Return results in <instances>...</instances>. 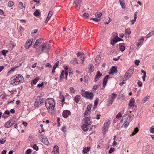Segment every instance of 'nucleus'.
Instances as JSON below:
<instances>
[{
  "mask_svg": "<svg viewBox=\"0 0 154 154\" xmlns=\"http://www.w3.org/2000/svg\"><path fill=\"white\" fill-rule=\"evenodd\" d=\"M42 40L43 39L42 38L37 39L33 46V48H36L35 53L37 56H39L43 52L48 54L50 48V45L47 43H43L40 46L36 48L42 43Z\"/></svg>",
  "mask_w": 154,
  "mask_h": 154,
  "instance_id": "nucleus-1",
  "label": "nucleus"
},
{
  "mask_svg": "<svg viewBox=\"0 0 154 154\" xmlns=\"http://www.w3.org/2000/svg\"><path fill=\"white\" fill-rule=\"evenodd\" d=\"M45 105L48 109L53 111L55 105L54 100L52 98L47 99L45 102Z\"/></svg>",
  "mask_w": 154,
  "mask_h": 154,
  "instance_id": "nucleus-2",
  "label": "nucleus"
},
{
  "mask_svg": "<svg viewBox=\"0 0 154 154\" xmlns=\"http://www.w3.org/2000/svg\"><path fill=\"white\" fill-rule=\"evenodd\" d=\"M134 68L133 67H130L124 75L123 80H127L131 77L133 74Z\"/></svg>",
  "mask_w": 154,
  "mask_h": 154,
  "instance_id": "nucleus-3",
  "label": "nucleus"
},
{
  "mask_svg": "<svg viewBox=\"0 0 154 154\" xmlns=\"http://www.w3.org/2000/svg\"><path fill=\"white\" fill-rule=\"evenodd\" d=\"M110 124V122L109 120L107 121L104 124L102 129V132L103 134H105V132L107 130Z\"/></svg>",
  "mask_w": 154,
  "mask_h": 154,
  "instance_id": "nucleus-4",
  "label": "nucleus"
},
{
  "mask_svg": "<svg viewBox=\"0 0 154 154\" xmlns=\"http://www.w3.org/2000/svg\"><path fill=\"white\" fill-rule=\"evenodd\" d=\"M82 96L87 99H89L90 100L92 99L93 97V94L92 93H89L88 92H85L84 93H82Z\"/></svg>",
  "mask_w": 154,
  "mask_h": 154,
  "instance_id": "nucleus-5",
  "label": "nucleus"
},
{
  "mask_svg": "<svg viewBox=\"0 0 154 154\" xmlns=\"http://www.w3.org/2000/svg\"><path fill=\"white\" fill-rule=\"evenodd\" d=\"M83 121L84 122V123L87 124L88 125H91L92 123L90 117H85V118L83 120Z\"/></svg>",
  "mask_w": 154,
  "mask_h": 154,
  "instance_id": "nucleus-6",
  "label": "nucleus"
},
{
  "mask_svg": "<svg viewBox=\"0 0 154 154\" xmlns=\"http://www.w3.org/2000/svg\"><path fill=\"white\" fill-rule=\"evenodd\" d=\"M33 40V38H30L26 41L24 45L26 49H29L31 46L32 45Z\"/></svg>",
  "mask_w": 154,
  "mask_h": 154,
  "instance_id": "nucleus-7",
  "label": "nucleus"
},
{
  "mask_svg": "<svg viewBox=\"0 0 154 154\" xmlns=\"http://www.w3.org/2000/svg\"><path fill=\"white\" fill-rule=\"evenodd\" d=\"M144 41V37H141L140 39L138 40V42L136 44L137 49V50L139 49V46L142 45Z\"/></svg>",
  "mask_w": 154,
  "mask_h": 154,
  "instance_id": "nucleus-8",
  "label": "nucleus"
},
{
  "mask_svg": "<svg viewBox=\"0 0 154 154\" xmlns=\"http://www.w3.org/2000/svg\"><path fill=\"white\" fill-rule=\"evenodd\" d=\"M82 0H75L73 3L74 6L77 9H79L80 7V4L82 2Z\"/></svg>",
  "mask_w": 154,
  "mask_h": 154,
  "instance_id": "nucleus-9",
  "label": "nucleus"
},
{
  "mask_svg": "<svg viewBox=\"0 0 154 154\" xmlns=\"http://www.w3.org/2000/svg\"><path fill=\"white\" fill-rule=\"evenodd\" d=\"M14 123L12 120H10L6 122L5 124L4 127L6 128H9L12 126Z\"/></svg>",
  "mask_w": 154,
  "mask_h": 154,
  "instance_id": "nucleus-10",
  "label": "nucleus"
},
{
  "mask_svg": "<svg viewBox=\"0 0 154 154\" xmlns=\"http://www.w3.org/2000/svg\"><path fill=\"white\" fill-rule=\"evenodd\" d=\"M16 77H17V78H16L17 80V81L18 82V84L19 83H22L23 81V77L20 74H17L16 75Z\"/></svg>",
  "mask_w": 154,
  "mask_h": 154,
  "instance_id": "nucleus-11",
  "label": "nucleus"
},
{
  "mask_svg": "<svg viewBox=\"0 0 154 154\" xmlns=\"http://www.w3.org/2000/svg\"><path fill=\"white\" fill-rule=\"evenodd\" d=\"M71 112L68 110H65L63 112V116L65 118H67L69 115H70Z\"/></svg>",
  "mask_w": 154,
  "mask_h": 154,
  "instance_id": "nucleus-12",
  "label": "nucleus"
},
{
  "mask_svg": "<svg viewBox=\"0 0 154 154\" xmlns=\"http://www.w3.org/2000/svg\"><path fill=\"white\" fill-rule=\"evenodd\" d=\"M117 72V68L115 66H112L111 69V71L109 72V75H113L115 73H116Z\"/></svg>",
  "mask_w": 154,
  "mask_h": 154,
  "instance_id": "nucleus-13",
  "label": "nucleus"
},
{
  "mask_svg": "<svg viewBox=\"0 0 154 154\" xmlns=\"http://www.w3.org/2000/svg\"><path fill=\"white\" fill-rule=\"evenodd\" d=\"M53 152L54 154H59V148L57 145L54 146L53 148Z\"/></svg>",
  "mask_w": 154,
  "mask_h": 154,
  "instance_id": "nucleus-14",
  "label": "nucleus"
},
{
  "mask_svg": "<svg viewBox=\"0 0 154 154\" xmlns=\"http://www.w3.org/2000/svg\"><path fill=\"white\" fill-rule=\"evenodd\" d=\"M15 79L14 77H11L10 80V83L13 85H18V83L17 82H15L13 80L14 79Z\"/></svg>",
  "mask_w": 154,
  "mask_h": 154,
  "instance_id": "nucleus-15",
  "label": "nucleus"
},
{
  "mask_svg": "<svg viewBox=\"0 0 154 154\" xmlns=\"http://www.w3.org/2000/svg\"><path fill=\"white\" fill-rule=\"evenodd\" d=\"M119 50L122 52L123 51L125 50V44L124 43L119 44Z\"/></svg>",
  "mask_w": 154,
  "mask_h": 154,
  "instance_id": "nucleus-16",
  "label": "nucleus"
},
{
  "mask_svg": "<svg viewBox=\"0 0 154 154\" xmlns=\"http://www.w3.org/2000/svg\"><path fill=\"white\" fill-rule=\"evenodd\" d=\"M53 14V12L52 11H50L49 13L48 14V17L46 19V20L45 21V23H47L48 20H49L50 19L51 17V16Z\"/></svg>",
  "mask_w": 154,
  "mask_h": 154,
  "instance_id": "nucleus-17",
  "label": "nucleus"
},
{
  "mask_svg": "<svg viewBox=\"0 0 154 154\" xmlns=\"http://www.w3.org/2000/svg\"><path fill=\"white\" fill-rule=\"evenodd\" d=\"M88 125L87 124H84L82 126V128L83 130L85 131H87L89 127L88 126Z\"/></svg>",
  "mask_w": 154,
  "mask_h": 154,
  "instance_id": "nucleus-18",
  "label": "nucleus"
},
{
  "mask_svg": "<svg viewBox=\"0 0 154 154\" xmlns=\"http://www.w3.org/2000/svg\"><path fill=\"white\" fill-rule=\"evenodd\" d=\"M135 102L134 100V98H131L129 101V106L131 107H134V103Z\"/></svg>",
  "mask_w": 154,
  "mask_h": 154,
  "instance_id": "nucleus-19",
  "label": "nucleus"
},
{
  "mask_svg": "<svg viewBox=\"0 0 154 154\" xmlns=\"http://www.w3.org/2000/svg\"><path fill=\"white\" fill-rule=\"evenodd\" d=\"M102 75V74H101L99 71H98L97 72V74L95 76L94 81L95 82H96L97 80Z\"/></svg>",
  "mask_w": 154,
  "mask_h": 154,
  "instance_id": "nucleus-20",
  "label": "nucleus"
},
{
  "mask_svg": "<svg viewBox=\"0 0 154 154\" xmlns=\"http://www.w3.org/2000/svg\"><path fill=\"white\" fill-rule=\"evenodd\" d=\"M101 59V57L99 55H97L96 58L95 63L96 65H97L99 63Z\"/></svg>",
  "mask_w": 154,
  "mask_h": 154,
  "instance_id": "nucleus-21",
  "label": "nucleus"
},
{
  "mask_svg": "<svg viewBox=\"0 0 154 154\" xmlns=\"http://www.w3.org/2000/svg\"><path fill=\"white\" fill-rule=\"evenodd\" d=\"M94 70V67L92 64L89 65V72L91 73Z\"/></svg>",
  "mask_w": 154,
  "mask_h": 154,
  "instance_id": "nucleus-22",
  "label": "nucleus"
},
{
  "mask_svg": "<svg viewBox=\"0 0 154 154\" xmlns=\"http://www.w3.org/2000/svg\"><path fill=\"white\" fill-rule=\"evenodd\" d=\"M80 99V96L79 95H77L75 97L74 99V100L75 102L78 103Z\"/></svg>",
  "mask_w": 154,
  "mask_h": 154,
  "instance_id": "nucleus-23",
  "label": "nucleus"
},
{
  "mask_svg": "<svg viewBox=\"0 0 154 154\" xmlns=\"http://www.w3.org/2000/svg\"><path fill=\"white\" fill-rule=\"evenodd\" d=\"M139 131V129L137 128H136L134 129V130L132 131L131 134L130 136H134Z\"/></svg>",
  "mask_w": 154,
  "mask_h": 154,
  "instance_id": "nucleus-24",
  "label": "nucleus"
},
{
  "mask_svg": "<svg viewBox=\"0 0 154 154\" xmlns=\"http://www.w3.org/2000/svg\"><path fill=\"white\" fill-rule=\"evenodd\" d=\"M39 78L38 77L32 80L31 82V85H35L36 84L37 82L38 81Z\"/></svg>",
  "mask_w": 154,
  "mask_h": 154,
  "instance_id": "nucleus-25",
  "label": "nucleus"
},
{
  "mask_svg": "<svg viewBox=\"0 0 154 154\" xmlns=\"http://www.w3.org/2000/svg\"><path fill=\"white\" fill-rule=\"evenodd\" d=\"M102 14L101 13H100V12H97L96 13V17L100 18L101 17Z\"/></svg>",
  "mask_w": 154,
  "mask_h": 154,
  "instance_id": "nucleus-26",
  "label": "nucleus"
},
{
  "mask_svg": "<svg viewBox=\"0 0 154 154\" xmlns=\"http://www.w3.org/2000/svg\"><path fill=\"white\" fill-rule=\"evenodd\" d=\"M71 62L73 64L75 63H78V62L77 61V59L76 58H73L71 61Z\"/></svg>",
  "mask_w": 154,
  "mask_h": 154,
  "instance_id": "nucleus-27",
  "label": "nucleus"
},
{
  "mask_svg": "<svg viewBox=\"0 0 154 154\" xmlns=\"http://www.w3.org/2000/svg\"><path fill=\"white\" fill-rule=\"evenodd\" d=\"M90 149V147H86L83 149V151L84 153H86L89 151Z\"/></svg>",
  "mask_w": 154,
  "mask_h": 154,
  "instance_id": "nucleus-28",
  "label": "nucleus"
},
{
  "mask_svg": "<svg viewBox=\"0 0 154 154\" xmlns=\"http://www.w3.org/2000/svg\"><path fill=\"white\" fill-rule=\"evenodd\" d=\"M18 7L20 8L21 9L23 8H25V7L23 6V3L21 2H19Z\"/></svg>",
  "mask_w": 154,
  "mask_h": 154,
  "instance_id": "nucleus-29",
  "label": "nucleus"
},
{
  "mask_svg": "<svg viewBox=\"0 0 154 154\" xmlns=\"http://www.w3.org/2000/svg\"><path fill=\"white\" fill-rule=\"evenodd\" d=\"M112 96H111V99H112V100H113L115 99L117 97V95L114 93H112Z\"/></svg>",
  "mask_w": 154,
  "mask_h": 154,
  "instance_id": "nucleus-30",
  "label": "nucleus"
},
{
  "mask_svg": "<svg viewBox=\"0 0 154 154\" xmlns=\"http://www.w3.org/2000/svg\"><path fill=\"white\" fill-rule=\"evenodd\" d=\"M150 98V96H147L145 98H143V103H146L148 100V99H149Z\"/></svg>",
  "mask_w": 154,
  "mask_h": 154,
  "instance_id": "nucleus-31",
  "label": "nucleus"
},
{
  "mask_svg": "<svg viewBox=\"0 0 154 154\" xmlns=\"http://www.w3.org/2000/svg\"><path fill=\"white\" fill-rule=\"evenodd\" d=\"M14 5V3L13 2L10 1V2H8V6L9 7H11L13 6Z\"/></svg>",
  "mask_w": 154,
  "mask_h": 154,
  "instance_id": "nucleus-32",
  "label": "nucleus"
},
{
  "mask_svg": "<svg viewBox=\"0 0 154 154\" xmlns=\"http://www.w3.org/2000/svg\"><path fill=\"white\" fill-rule=\"evenodd\" d=\"M120 4L121 5L123 8L124 9L125 8V5L124 2L122 1L120 2Z\"/></svg>",
  "mask_w": 154,
  "mask_h": 154,
  "instance_id": "nucleus-33",
  "label": "nucleus"
},
{
  "mask_svg": "<svg viewBox=\"0 0 154 154\" xmlns=\"http://www.w3.org/2000/svg\"><path fill=\"white\" fill-rule=\"evenodd\" d=\"M40 13L39 12V11L38 10L35 11L34 12V15L38 16L40 15Z\"/></svg>",
  "mask_w": 154,
  "mask_h": 154,
  "instance_id": "nucleus-34",
  "label": "nucleus"
},
{
  "mask_svg": "<svg viewBox=\"0 0 154 154\" xmlns=\"http://www.w3.org/2000/svg\"><path fill=\"white\" fill-rule=\"evenodd\" d=\"M6 138L4 139L1 138L0 139V143L1 144H3L6 141Z\"/></svg>",
  "mask_w": 154,
  "mask_h": 154,
  "instance_id": "nucleus-35",
  "label": "nucleus"
},
{
  "mask_svg": "<svg viewBox=\"0 0 154 154\" xmlns=\"http://www.w3.org/2000/svg\"><path fill=\"white\" fill-rule=\"evenodd\" d=\"M44 143L46 145H48L49 144V142L47 138H45Z\"/></svg>",
  "mask_w": 154,
  "mask_h": 154,
  "instance_id": "nucleus-36",
  "label": "nucleus"
},
{
  "mask_svg": "<svg viewBox=\"0 0 154 154\" xmlns=\"http://www.w3.org/2000/svg\"><path fill=\"white\" fill-rule=\"evenodd\" d=\"M65 71H64V70L62 71V72L61 73L60 75V80H62V77L63 76L64 74L65 73Z\"/></svg>",
  "mask_w": 154,
  "mask_h": 154,
  "instance_id": "nucleus-37",
  "label": "nucleus"
},
{
  "mask_svg": "<svg viewBox=\"0 0 154 154\" xmlns=\"http://www.w3.org/2000/svg\"><path fill=\"white\" fill-rule=\"evenodd\" d=\"M90 112H89L88 110H86L85 112L84 115L85 117L88 116V115H89V113Z\"/></svg>",
  "mask_w": 154,
  "mask_h": 154,
  "instance_id": "nucleus-38",
  "label": "nucleus"
},
{
  "mask_svg": "<svg viewBox=\"0 0 154 154\" xmlns=\"http://www.w3.org/2000/svg\"><path fill=\"white\" fill-rule=\"evenodd\" d=\"M69 90L71 93H75V90L72 87H70L69 88Z\"/></svg>",
  "mask_w": 154,
  "mask_h": 154,
  "instance_id": "nucleus-39",
  "label": "nucleus"
},
{
  "mask_svg": "<svg viewBox=\"0 0 154 154\" xmlns=\"http://www.w3.org/2000/svg\"><path fill=\"white\" fill-rule=\"evenodd\" d=\"M89 14L88 13H85L83 15V17L84 18H88Z\"/></svg>",
  "mask_w": 154,
  "mask_h": 154,
  "instance_id": "nucleus-40",
  "label": "nucleus"
},
{
  "mask_svg": "<svg viewBox=\"0 0 154 154\" xmlns=\"http://www.w3.org/2000/svg\"><path fill=\"white\" fill-rule=\"evenodd\" d=\"M99 101V99L97 98L96 100L94 101V106H97L98 103Z\"/></svg>",
  "mask_w": 154,
  "mask_h": 154,
  "instance_id": "nucleus-41",
  "label": "nucleus"
},
{
  "mask_svg": "<svg viewBox=\"0 0 154 154\" xmlns=\"http://www.w3.org/2000/svg\"><path fill=\"white\" fill-rule=\"evenodd\" d=\"M62 131L64 132V133H65L66 131V126H64L63 127L62 129Z\"/></svg>",
  "mask_w": 154,
  "mask_h": 154,
  "instance_id": "nucleus-42",
  "label": "nucleus"
},
{
  "mask_svg": "<svg viewBox=\"0 0 154 154\" xmlns=\"http://www.w3.org/2000/svg\"><path fill=\"white\" fill-rule=\"evenodd\" d=\"M125 32L128 34H130L131 33V32L130 31V29H126L125 30Z\"/></svg>",
  "mask_w": 154,
  "mask_h": 154,
  "instance_id": "nucleus-43",
  "label": "nucleus"
},
{
  "mask_svg": "<svg viewBox=\"0 0 154 154\" xmlns=\"http://www.w3.org/2000/svg\"><path fill=\"white\" fill-rule=\"evenodd\" d=\"M88 76H85L84 77V80L85 82L87 83L88 82Z\"/></svg>",
  "mask_w": 154,
  "mask_h": 154,
  "instance_id": "nucleus-44",
  "label": "nucleus"
},
{
  "mask_svg": "<svg viewBox=\"0 0 154 154\" xmlns=\"http://www.w3.org/2000/svg\"><path fill=\"white\" fill-rule=\"evenodd\" d=\"M115 149L113 148H111L109 151V153L110 154L114 151Z\"/></svg>",
  "mask_w": 154,
  "mask_h": 154,
  "instance_id": "nucleus-45",
  "label": "nucleus"
},
{
  "mask_svg": "<svg viewBox=\"0 0 154 154\" xmlns=\"http://www.w3.org/2000/svg\"><path fill=\"white\" fill-rule=\"evenodd\" d=\"M77 55L78 57H79L80 55H82L83 56L84 55V54L82 52H78L77 53Z\"/></svg>",
  "mask_w": 154,
  "mask_h": 154,
  "instance_id": "nucleus-46",
  "label": "nucleus"
},
{
  "mask_svg": "<svg viewBox=\"0 0 154 154\" xmlns=\"http://www.w3.org/2000/svg\"><path fill=\"white\" fill-rule=\"evenodd\" d=\"M33 148L35 150H38V146L36 145V144H35L33 146Z\"/></svg>",
  "mask_w": 154,
  "mask_h": 154,
  "instance_id": "nucleus-47",
  "label": "nucleus"
},
{
  "mask_svg": "<svg viewBox=\"0 0 154 154\" xmlns=\"http://www.w3.org/2000/svg\"><path fill=\"white\" fill-rule=\"evenodd\" d=\"M112 40L116 43L118 41V39L117 38L116 35L115 37L113 38Z\"/></svg>",
  "mask_w": 154,
  "mask_h": 154,
  "instance_id": "nucleus-48",
  "label": "nucleus"
},
{
  "mask_svg": "<svg viewBox=\"0 0 154 154\" xmlns=\"http://www.w3.org/2000/svg\"><path fill=\"white\" fill-rule=\"evenodd\" d=\"M91 19H92L95 22H98L100 20V18H91Z\"/></svg>",
  "mask_w": 154,
  "mask_h": 154,
  "instance_id": "nucleus-49",
  "label": "nucleus"
},
{
  "mask_svg": "<svg viewBox=\"0 0 154 154\" xmlns=\"http://www.w3.org/2000/svg\"><path fill=\"white\" fill-rule=\"evenodd\" d=\"M122 116V113L119 112L118 114L116 116V118H119L120 117H121Z\"/></svg>",
  "mask_w": 154,
  "mask_h": 154,
  "instance_id": "nucleus-50",
  "label": "nucleus"
},
{
  "mask_svg": "<svg viewBox=\"0 0 154 154\" xmlns=\"http://www.w3.org/2000/svg\"><path fill=\"white\" fill-rule=\"evenodd\" d=\"M7 52L8 51L3 50L2 51V54L3 55L5 56L6 55V54Z\"/></svg>",
  "mask_w": 154,
  "mask_h": 154,
  "instance_id": "nucleus-51",
  "label": "nucleus"
},
{
  "mask_svg": "<svg viewBox=\"0 0 154 154\" xmlns=\"http://www.w3.org/2000/svg\"><path fill=\"white\" fill-rule=\"evenodd\" d=\"M91 109V106L89 105H88L87 108V110H88L89 112H90Z\"/></svg>",
  "mask_w": 154,
  "mask_h": 154,
  "instance_id": "nucleus-52",
  "label": "nucleus"
},
{
  "mask_svg": "<svg viewBox=\"0 0 154 154\" xmlns=\"http://www.w3.org/2000/svg\"><path fill=\"white\" fill-rule=\"evenodd\" d=\"M3 96L2 97V100H3V99L7 100V99L6 97L8 96L7 95H1L0 96L1 97V96Z\"/></svg>",
  "mask_w": 154,
  "mask_h": 154,
  "instance_id": "nucleus-53",
  "label": "nucleus"
},
{
  "mask_svg": "<svg viewBox=\"0 0 154 154\" xmlns=\"http://www.w3.org/2000/svg\"><path fill=\"white\" fill-rule=\"evenodd\" d=\"M107 81L105 80V79H104L103 82V87H104L105 85L106 84Z\"/></svg>",
  "mask_w": 154,
  "mask_h": 154,
  "instance_id": "nucleus-54",
  "label": "nucleus"
},
{
  "mask_svg": "<svg viewBox=\"0 0 154 154\" xmlns=\"http://www.w3.org/2000/svg\"><path fill=\"white\" fill-rule=\"evenodd\" d=\"M56 69V67L53 66V69L52 71V73L54 74L55 72V70Z\"/></svg>",
  "mask_w": 154,
  "mask_h": 154,
  "instance_id": "nucleus-55",
  "label": "nucleus"
},
{
  "mask_svg": "<svg viewBox=\"0 0 154 154\" xmlns=\"http://www.w3.org/2000/svg\"><path fill=\"white\" fill-rule=\"evenodd\" d=\"M129 125V123L128 122H126L124 124V126L125 128L127 127Z\"/></svg>",
  "mask_w": 154,
  "mask_h": 154,
  "instance_id": "nucleus-56",
  "label": "nucleus"
},
{
  "mask_svg": "<svg viewBox=\"0 0 154 154\" xmlns=\"http://www.w3.org/2000/svg\"><path fill=\"white\" fill-rule=\"evenodd\" d=\"M31 150L30 149H28L26 151V153L27 154H30L31 152Z\"/></svg>",
  "mask_w": 154,
  "mask_h": 154,
  "instance_id": "nucleus-57",
  "label": "nucleus"
},
{
  "mask_svg": "<svg viewBox=\"0 0 154 154\" xmlns=\"http://www.w3.org/2000/svg\"><path fill=\"white\" fill-rule=\"evenodd\" d=\"M98 86V85H94L93 88V89L94 90H96Z\"/></svg>",
  "mask_w": 154,
  "mask_h": 154,
  "instance_id": "nucleus-58",
  "label": "nucleus"
},
{
  "mask_svg": "<svg viewBox=\"0 0 154 154\" xmlns=\"http://www.w3.org/2000/svg\"><path fill=\"white\" fill-rule=\"evenodd\" d=\"M150 132L151 133H154V128L151 127L150 128Z\"/></svg>",
  "mask_w": 154,
  "mask_h": 154,
  "instance_id": "nucleus-59",
  "label": "nucleus"
},
{
  "mask_svg": "<svg viewBox=\"0 0 154 154\" xmlns=\"http://www.w3.org/2000/svg\"><path fill=\"white\" fill-rule=\"evenodd\" d=\"M43 86V83L42 82L41 84H38L37 85V86L38 87H42Z\"/></svg>",
  "mask_w": 154,
  "mask_h": 154,
  "instance_id": "nucleus-60",
  "label": "nucleus"
},
{
  "mask_svg": "<svg viewBox=\"0 0 154 154\" xmlns=\"http://www.w3.org/2000/svg\"><path fill=\"white\" fill-rule=\"evenodd\" d=\"M137 84L138 85V86L140 87H141L142 85V82L140 81H139L137 82Z\"/></svg>",
  "mask_w": 154,
  "mask_h": 154,
  "instance_id": "nucleus-61",
  "label": "nucleus"
},
{
  "mask_svg": "<svg viewBox=\"0 0 154 154\" xmlns=\"http://www.w3.org/2000/svg\"><path fill=\"white\" fill-rule=\"evenodd\" d=\"M151 35L150 34V33L148 34H147L146 36H145V38H148L149 37H151Z\"/></svg>",
  "mask_w": 154,
  "mask_h": 154,
  "instance_id": "nucleus-62",
  "label": "nucleus"
},
{
  "mask_svg": "<svg viewBox=\"0 0 154 154\" xmlns=\"http://www.w3.org/2000/svg\"><path fill=\"white\" fill-rule=\"evenodd\" d=\"M139 63H140V61L138 60H137L135 61V64L137 66H138L139 65Z\"/></svg>",
  "mask_w": 154,
  "mask_h": 154,
  "instance_id": "nucleus-63",
  "label": "nucleus"
},
{
  "mask_svg": "<svg viewBox=\"0 0 154 154\" xmlns=\"http://www.w3.org/2000/svg\"><path fill=\"white\" fill-rule=\"evenodd\" d=\"M116 43L114 41L112 40L110 42V44L112 45H114Z\"/></svg>",
  "mask_w": 154,
  "mask_h": 154,
  "instance_id": "nucleus-64",
  "label": "nucleus"
}]
</instances>
